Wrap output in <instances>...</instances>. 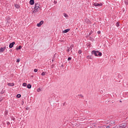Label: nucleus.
I'll list each match as a JSON object with an SVG mask.
<instances>
[{
  "label": "nucleus",
  "instance_id": "14",
  "mask_svg": "<svg viewBox=\"0 0 128 128\" xmlns=\"http://www.w3.org/2000/svg\"><path fill=\"white\" fill-rule=\"evenodd\" d=\"M64 18H68V15L67 14H66V13H64Z\"/></svg>",
  "mask_w": 128,
  "mask_h": 128
},
{
  "label": "nucleus",
  "instance_id": "24",
  "mask_svg": "<svg viewBox=\"0 0 128 128\" xmlns=\"http://www.w3.org/2000/svg\"><path fill=\"white\" fill-rule=\"evenodd\" d=\"M116 26H118V27L120 26V23L116 22Z\"/></svg>",
  "mask_w": 128,
  "mask_h": 128
},
{
  "label": "nucleus",
  "instance_id": "15",
  "mask_svg": "<svg viewBox=\"0 0 128 128\" xmlns=\"http://www.w3.org/2000/svg\"><path fill=\"white\" fill-rule=\"evenodd\" d=\"M15 7L16 8H20V5L18 4H15Z\"/></svg>",
  "mask_w": 128,
  "mask_h": 128
},
{
  "label": "nucleus",
  "instance_id": "9",
  "mask_svg": "<svg viewBox=\"0 0 128 128\" xmlns=\"http://www.w3.org/2000/svg\"><path fill=\"white\" fill-rule=\"evenodd\" d=\"M8 86H14V83H8Z\"/></svg>",
  "mask_w": 128,
  "mask_h": 128
},
{
  "label": "nucleus",
  "instance_id": "38",
  "mask_svg": "<svg viewBox=\"0 0 128 128\" xmlns=\"http://www.w3.org/2000/svg\"><path fill=\"white\" fill-rule=\"evenodd\" d=\"M26 110H28V108H26Z\"/></svg>",
  "mask_w": 128,
  "mask_h": 128
},
{
  "label": "nucleus",
  "instance_id": "27",
  "mask_svg": "<svg viewBox=\"0 0 128 128\" xmlns=\"http://www.w3.org/2000/svg\"><path fill=\"white\" fill-rule=\"evenodd\" d=\"M92 34V31H90V32H89V36H91V34Z\"/></svg>",
  "mask_w": 128,
  "mask_h": 128
},
{
  "label": "nucleus",
  "instance_id": "2",
  "mask_svg": "<svg viewBox=\"0 0 128 128\" xmlns=\"http://www.w3.org/2000/svg\"><path fill=\"white\" fill-rule=\"evenodd\" d=\"M98 50L96 51L93 50L92 52V54H94L95 56H98Z\"/></svg>",
  "mask_w": 128,
  "mask_h": 128
},
{
  "label": "nucleus",
  "instance_id": "8",
  "mask_svg": "<svg viewBox=\"0 0 128 128\" xmlns=\"http://www.w3.org/2000/svg\"><path fill=\"white\" fill-rule=\"evenodd\" d=\"M30 4L31 6L34 4V0H30Z\"/></svg>",
  "mask_w": 128,
  "mask_h": 128
},
{
  "label": "nucleus",
  "instance_id": "37",
  "mask_svg": "<svg viewBox=\"0 0 128 128\" xmlns=\"http://www.w3.org/2000/svg\"><path fill=\"white\" fill-rule=\"evenodd\" d=\"M16 120V118H13L12 120Z\"/></svg>",
  "mask_w": 128,
  "mask_h": 128
},
{
  "label": "nucleus",
  "instance_id": "22",
  "mask_svg": "<svg viewBox=\"0 0 128 128\" xmlns=\"http://www.w3.org/2000/svg\"><path fill=\"white\" fill-rule=\"evenodd\" d=\"M0 94H4V90H2L0 92Z\"/></svg>",
  "mask_w": 128,
  "mask_h": 128
},
{
  "label": "nucleus",
  "instance_id": "1",
  "mask_svg": "<svg viewBox=\"0 0 128 128\" xmlns=\"http://www.w3.org/2000/svg\"><path fill=\"white\" fill-rule=\"evenodd\" d=\"M40 8V4L36 3L34 7V10L33 12H38V8Z\"/></svg>",
  "mask_w": 128,
  "mask_h": 128
},
{
  "label": "nucleus",
  "instance_id": "39",
  "mask_svg": "<svg viewBox=\"0 0 128 128\" xmlns=\"http://www.w3.org/2000/svg\"><path fill=\"white\" fill-rule=\"evenodd\" d=\"M7 113V112H5V114H6Z\"/></svg>",
  "mask_w": 128,
  "mask_h": 128
},
{
  "label": "nucleus",
  "instance_id": "21",
  "mask_svg": "<svg viewBox=\"0 0 128 128\" xmlns=\"http://www.w3.org/2000/svg\"><path fill=\"white\" fill-rule=\"evenodd\" d=\"M22 86H26V82L23 83Z\"/></svg>",
  "mask_w": 128,
  "mask_h": 128
},
{
  "label": "nucleus",
  "instance_id": "35",
  "mask_svg": "<svg viewBox=\"0 0 128 128\" xmlns=\"http://www.w3.org/2000/svg\"><path fill=\"white\" fill-rule=\"evenodd\" d=\"M52 62H54V58H53L52 59Z\"/></svg>",
  "mask_w": 128,
  "mask_h": 128
},
{
  "label": "nucleus",
  "instance_id": "3",
  "mask_svg": "<svg viewBox=\"0 0 128 128\" xmlns=\"http://www.w3.org/2000/svg\"><path fill=\"white\" fill-rule=\"evenodd\" d=\"M16 44V42H12L10 43L9 45L10 48H14V46Z\"/></svg>",
  "mask_w": 128,
  "mask_h": 128
},
{
  "label": "nucleus",
  "instance_id": "26",
  "mask_svg": "<svg viewBox=\"0 0 128 128\" xmlns=\"http://www.w3.org/2000/svg\"><path fill=\"white\" fill-rule=\"evenodd\" d=\"M82 50H79L78 51V53L80 54H82Z\"/></svg>",
  "mask_w": 128,
  "mask_h": 128
},
{
  "label": "nucleus",
  "instance_id": "36",
  "mask_svg": "<svg viewBox=\"0 0 128 128\" xmlns=\"http://www.w3.org/2000/svg\"><path fill=\"white\" fill-rule=\"evenodd\" d=\"M0 102H2V98L0 100Z\"/></svg>",
  "mask_w": 128,
  "mask_h": 128
},
{
  "label": "nucleus",
  "instance_id": "11",
  "mask_svg": "<svg viewBox=\"0 0 128 128\" xmlns=\"http://www.w3.org/2000/svg\"><path fill=\"white\" fill-rule=\"evenodd\" d=\"M90 20L86 18V20H85V22H86V24H88L89 22H90Z\"/></svg>",
  "mask_w": 128,
  "mask_h": 128
},
{
  "label": "nucleus",
  "instance_id": "34",
  "mask_svg": "<svg viewBox=\"0 0 128 128\" xmlns=\"http://www.w3.org/2000/svg\"><path fill=\"white\" fill-rule=\"evenodd\" d=\"M126 128V126H124V128H122V126H120V127L119 128Z\"/></svg>",
  "mask_w": 128,
  "mask_h": 128
},
{
  "label": "nucleus",
  "instance_id": "28",
  "mask_svg": "<svg viewBox=\"0 0 128 128\" xmlns=\"http://www.w3.org/2000/svg\"><path fill=\"white\" fill-rule=\"evenodd\" d=\"M70 48H68V49H67V52H70Z\"/></svg>",
  "mask_w": 128,
  "mask_h": 128
},
{
  "label": "nucleus",
  "instance_id": "29",
  "mask_svg": "<svg viewBox=\"0 0 128 128\" xmlns=\"http://www.w3.org/2000/svg\"><path fill=\"white\" fill-rule=\"evenodd\" d=\"M38 70V69H34V72H37Z\"/></svg>",
  "mask_w": 128,
  "mask_h": 128
},
{
  "label": "nucleus",
  "instance_id": "40",
  "mask_svg": "<svg viewBox=\"0 0 128 128\" xmlns=\"http://www.w3.org/2000/svg\"><path fill=\"white\" fill-rule=\"evenodd\" d=\"M110 128V126H108V127H106V128Z\"/></svg>",
  "mask_w": 128,
  "mask_h": 128
},
{
  "label": "nucleus",
  "instance_id": "5",
  "mask_svg": "<svg viewBox=\"0 0 128 128\" xmlns=\"http://www.w3.org/2000/svg\"><path fill=\"white\" fill-rule=\"evenodd\" d=\"M93 5L94 6H102V4L94 3Z\"/></svg>",
  "mask_w": 128,
  "mask_h": 128
},
{
  "label": "nucleus",
  "instance_id": "31",
  "mask_svg": "<svg viewBox=\"0 0 128 128\" xmlns=\"http://www.w3.org/2000/svg\"><path fill=\"white\" fill-rule=\"evenodd\" d=\"M72 60V58L68 57V60Z\"/></svg>",
  "mask_w": 128,
  "mask_h": 128
},
{
  "label": "nucleus",
  "instance_id": "32",
  "mask_svg": "<svg viewBox=\"0 0 128 128\" xmlns=\"http://www.w3.org/2000/svg\"><path fill=\"white\" fill-rule=\"evenodd\" d=\"M20 59L16 60V62H20Z\"/></svg>",
  "mask_w": 128,
  "mask_h": 128
},
{
  "label": "nucleus",
  "instance_id": "4",
  "mask_svg": "<svg viewBox=\"0 0 128 128\" xmlns=\"http://www.w3.org/2000/svg\"><path fill=\"white\" fill-rule=\"evenodd\" d=\"M6 46H4V47H2L0 48V54H2V52H4V50H6Z\"/></svg>",
  "mask_w": 128,
  "mask_h": 128
},
{
  "label": "nucleus",
  "instance_id": "30",
  "mask_svg": "<svg viewBox=\"0 0 128 128\" xmlns=\"http://www.w3.org/2000/svg\"><path fill=\"white\" fill-rule=\"evenodd\" d=\"M6 124H8V125L10 124V123L9 122H7Z\"/></svg>",
  "mask_w": 128,
  "mask_h": 128
},
{
  "label": "nucleus",
  "instance_id": "12",
  "mask_svg": "<svg viewBox=\"0 0 128 128\" xmlns=\"http://www.w3.org/2000/svg\"><path fill=\"white\" fill-rule=\"evenodd\" d=\"M27 88H32V85L30 84H28L27 85Z\"/></svg>",
  "mask_w": 128,
  "mask_h": 128
},
{
  "label": "nucleus",
  "instance_id": "25",
  "mask_svg": "<svg viewBox=\"0 0 128 128\" xmlns=\"http://www.w3.org/2000/svg\"><path fill=\"white\" fill-rule=\"evenodd\" d=\"M74 48V46H70V50H72V48Z\"/></svg>",
  "mask_w": 128,
  "mask_h": 128
},
{
  "label": "nucleus",
  "instance_id": "20",
  "mask_svg": "<svg viewBox=\"0 0 128 128\" xmlns=\"http://www.w3.org/2000/svg\"><path fill=\"white\" fill-rule=\"evenodd\" d=\"M86 58L88 59V60H90V58H92V57L90 56H86Z\"/></svg>",
  "mask_w": 128,
  "mask_h": 128
},
{
  "label": "nucleus",
  "instance_id": "7",
  "mask_svg": "<svg viewBox=\"0 0 128 128\" xmlns=\"http://www.w3.org/2000/svg\"><path fill=\"white\" fill-rule=\"evenodd\" d=\"M70 28L66 29L63 31V32H64V34H66V32H70Z\"/></svg>",
  "mask_w": 128,
  "mask_h": 128
},
{
  "label": "nucleus",
  "instance_id": "17",
  "mask_svg": "<svg viewBox=\"0 0 128 128\" xmlns=\"http://www.w3.org/2000/svg\"><path fill=\"white\" fill-rule=\"evenodd\" d=\"M46 72H42L41 74V76H46Z\"/></svg>",
  "mask_w": 128,
  "mask_h": 128
},
{
  "label": "nucleus",
  "instance_id": "19",
  "mask_svg": "<svg viewBox=\"0 0 128 128\" xmlns=\"http://www.w3.org/2000/svg\"><path fill=\"white\" fill-rule=\"evenodd\" d=\"M20 96H22V95H20V94H18L16 95V97L18 98H20Z\"/></svg>",
  "mask_w": 128,
  "mask_h": 128
},
{
  "label": "nucleus",
  "instance_id": "6",
  "mask_svg": "<svg viewBox=\"0 0 128 128\" xmlns=\"http://www.w3.org/2000/svg\"><path fill=\"white\" fill-rule=\"evenodd\" d=\"M42 24H44V20H41L39 23L37 24L36 26L40 28V26H42Z\"/></svg>",
  "mask_w": 128,
  "mask_h": 128
},
{
  "label": "nucleus",
  "instance_id": "13",
  "mask_svg": "<svg viewBox=\"0 0 128 128\" xmlns=\"http://www.w3.org/2000/svg\"><path fill=\"white\" fill-rule=\"evenodd\" d=\"M42 88H40L37 89V92H42Z\"/></svg>",
  "mask_w": 128,
  "mask_h": 128
},
{
  "label": "nucleus",
  "instance_id": "33",
  "mask_svg": "<svg viewBox=\"0 0 128 128\" xmlns=\"http://www.w3.org/2000/svg\"><path fill=\"white\" fill-rule=\"evenodd\" d=\"M97 34H100V32L98 31Z\"/></svg>",
  "mask_w": 128,
  "mask_h": 128
},
{
  "label": "nucleus",
  "instance_id": "16",
  "mask_svg": "<svg viewBox=\"0 0 128 128\" xmlns=\"http://www.w3.org/2000/svg\"><path fill=\"white\" fill-rule=\"evenodd\" d=\"M125 4H128V0H124Z\"/></svg>",
  "mask_w": 128,
  "mask_h": 128
},
{
  "label": "nucleus",
  "instance_id": "18",
  "mask_svg": "<svg viewBox=\"0 0 128 128\" xmlns=\"http://www.w3.org/2000/svg\"><path fill=\"white\" fill-rule=\"evenodd\" d=\"M22 48V46H19L18 48H16V50H20Z\"/></svg>",
  "mask_w": 128,
  "mask_h": 128
},
{
  "label": "nucleus",
  "instance_id": "23",
  "mask_svg": "<svg viewBox=\"0 0 128 128\" xmlns=\"http://www.w3.org/2000/svg\"><path fill=\"white\" fill-rule=\"evenodd\" d=\"M78 96L80 98H84V96H82V94H79Z\"/></svg>",
  "mask_w": 128,
  "mask_h": 128
},
{
  "label": "nucleus",
  "instance_id": "10",
  "mask_svg": "<svg viewBox=\"0 0 128 128\" xmlns=\"http://www.w3.org/2000/svg\"><path fill=\"white\" fill-rule=\"evenodd\" d=\"M102 52H100L98 51V56H102Z\"/></svg>",
  "mask_w": 128,
  "mask_h": 128
}]
</instances>
